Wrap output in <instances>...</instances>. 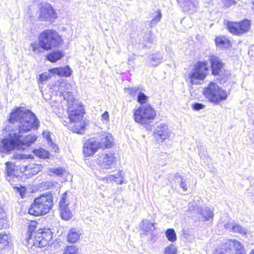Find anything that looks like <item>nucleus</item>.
<instances>
[{
    "instance_id": "obj_27",
    "label": "nucleus",
    "mask_w": 254,
    "mask_h": 254,
    "mask_svg": "<svg viewBox=\"0 0 254 254\" xmlns=\"http://www.w3.org/2000/svg\"><path fill=\"white\" fill-rule=\"evenodd\" d=\"M163 55L157 52L151 54L149 57V62L152 66H157L160 64L163 60Z\"/></svg>"
},
{
    "instance_id": "obj_46",
    "label": "nucleus",
    "mask_w": 254,
    "mask_h": 254,
    "mask_svg": "<svg viewBox=\"0 0 254 254\" xmlns=\"http://www.w3.org/2000/svg\"><path fill=\"white\" fill-rule=\"evenodd\" d=\"M205 106L202 103H195L192 104V109L195 111H199L205 108Z\"/></svg>"
},
{
    "instance_id": "obj_31",
    "label": "nucleus",
    "mask_w": 254,
    "mask_h": 254,
    "mask_svg": "<svg viewBox=\"0 0 254 254\" xmlns=\"http://www.w3.org/2000/svg\"><path fill=\"white\" fill-rule=\"evenodd\" d=\"M63 56L64 54L62 51H56L49 54L47 56V59L52 63H54L60 60Z\"/></svg>"
},
{
    "instance_id": "obj_44",
    "label": "nucleus",
    "mask_w": 254,
    "mask_h": 254,
    "mask_svg": "<svg viewBox=\"0 0 254 254\" xmlns=\"http://www.w3.org/2000/svg\"><path fill=\"white\" fill-rule=\"evenodd\" d=\"M29 156L30 155H26L25 154L14 153L12 156V158L15 159L23 160L28 158Z\"/></svg>"
},
{
    "instance_id": "obj_45",
    "label": "nucleus",
    "mask_w": 254,
    "mask_h": 254,
    "mask_svg": "<svg viewBox=\"0 0 254 254\" xmlns=\"http://www.w3.org/2000/svg\"><path fill=\"white\" fill-rule=\"evenodd\" d=\"M125 90L127 93L130 94L131 96H134L138 91L139 89L138 87H134L132 88H125Z\"/></svg>"
},
{
    "instance_id": "obj_14",
    "label": "nucleus",
    "mask_w": 254,
    "mask_h": 254,
    "mask_svg": "<svg viewBox=\"0 0 254 254\" xmlns=\"http://www.w3.org/2000/svg\"><path fill=\"white\" fill-rule=\"evenodd\" d=\"M116 156L115 153H108L102 154L98 158V164L104 169H109L115 164Z\"/></svg>"
},
{
    "instance_id": "obj_51",
    "label": "nucleus",
    "mask_w": 254,
    "mask_h": 254,
    "mask_svg": "<svg viewBox=\"0 0 254 254\" xmlns=\"http://www.w3.org/2000/svg\"><path fill=\"white\" fill-rule=\"evenodd\" d=\"M57 185H58V183L56 182L47 181L45 183V186L47 187L48 188H52Z\"/></svg>"
},
{
    "instance_id": "obj_36",
    "label": "nucleus",
    "mask_w": 254,
    "mask_h": 254,
    "mask_svg": "<svg viewBox=\"0 0 254 254\" xmlns=\"http://www.w3.org/2000/svg\"><path fill=\"white\" fill-rule=\"evenodd\" d=\"M165 235L168 240L170 242H175L177 239L176 234L173 229H168L165 232Z\"/></svg>"
},
{
    "instance_id": "obj_38",
    "label": "nucleus",
    "mask_w": 254,
    "mask_h": 254,
    "mask_svg": "<svg viewBox=\"0 0 254 254\" xmlns=\"http://www.w3.org/2000/svg\"><path fill=\"white\" fill-rule=\"evenodd\" d=\"M156 15L154 18L152 19L149 24L150 27H154L161 20L162 17V14L160 11H156Z\"/></svg>"
},
{
    "instance_id": "obj_55",
    "label": "nucleus",
    "mask_w": 254,
    "mask_h": 254,
    "mask_svg": "<svg viewBox=\"0 0 254 254\" xmlns=\"http://www.w3.org/2000/svg\"><path fill=\"white\" fill-rule=\"evenodd\" d=\"M135 55H132L131 56L129 57L128 61L134 60L135 59Z\"/></svg>"
},
{
    "instance_id": "obj_2",
    "label": "nucleus",
    "mask_w": 254,
    "mask_h": 254,
    "mask_svg": "<svg viewBox=\"0 0 254 254\" xmlns=\"http://www.w3.org/2000/svg\"><path fill=\"white\" fill-rule=\"evenodd\" d=\"M37 137L34 134L26 135L19 134L12 131L3 138H0V152L8 154L14 149H24L36 140Z\"/></svg>"
},
{
    "instance_id": "obj_33",
    "label": "nucleus",
    "mask_w": 254,
    "mask_h": 254,
    "mask_svg": "<svg viewBox=\"0 0 254 254\" xmlns=\"http://www.w3.org/2000/svg\"><path fill=\"white\" fill-rule=\"evenodd\" d=\"M48 170L50 173H53L59 177H62L67 174L65 169L62 167L50 168Z\"/></svg>"
},
{
    "instance_id": "obj_23",
    "label": "nucleus",
    "mask_w": 254,
    "mask_h": 254,
    "mask_svg": "<svg viewBox=\"0 0 254 254\" xmlns=\"http://www.w3.org/2000/svg\"><path fill=\"white\" fill-rule=\"evenodd\" d=\"M6 180L11 184L15 181V180L17 179V177L15 175L14 165L11 162H6Z\"/></svg>"
},
{
    "instance_id": "obj_29",
    "label": "nucleus",
    "mask_w": 254,
    "mask_h": 254,
    "mask_svg": "<svg viewBox=\"0 0 254 254\" xmlns=\"http://www.w3.org/2000/svg\"><path fill=\"white\" fill-rule=\"evenodd\" d=\"M11 239L9 233L2 232L0 234V249H3L8 245Z\"/></svg>"
},
{
    "instance_id": "obj_32",
    "label": "nucleus",
    "mask_w": 254,
    "mask_h": 254,
    "mask_svg": "<svg viewBox=\"0 0 254 254\" xmlns=\"http://www.w3.org/2000/svg\"><path fill=\"white\" fill-rule=\"evenodd\" d=\"M215 43L217 46L222 48H228L230 45L229 40L224 36H219L216 38Z\"/></svg>"
},
{
    "instance_id": "obj_53",
    "label": "nucleus",
    "mask_w": 254,
    "mask_h": 254,
    "mask_svg": "<svg viewBox=\"0 0 254 254\" xmlns=\"http://www.w3.org/2000/svg\"><path fill=\"white\" fill-rule=\"evenodd\" d=\"M102 120L106 121V122L109 121V115L107 111H105L102 115Z\"/></svg>"
},
{
    "instance_id": "obj_19",
    "label": "nucleus",
    "mask_w": 254,
    "mask_h": 254,
    "mask_svg": "<svg viewBox=\"0 0 254 254\" xmlns=\"http://www.w3.org/2000/svg\"><path fill=\"white\" fill-rule=\"evenodd\" d=\"M185 11L193 13L197 8L198 1L197 0H177Z\"/></svg>"
},
{
    "instance_id": "obj_49",
    "label": "nucleus",
    "mask_w": 254,
    "mask_h": 254,
    "mask_svg": "<svg viewBox=\"0 0 254 254\" xmlns=\"http://www.w3.org/2000/svg\"><path fill=\"white\" fill-rule=\"evenodd\" d=\"M39 80L42 82L43 81H46L48 78L49 77V74L48 73H44L43 74H41L40 75Z\"/></svg>"
},
{
    "instance_id": "obj_35",
    "label": "nucleus",
    "mask_w": 254,
    "mask_h": 254,
    "mask_svg": "<svg viewBox=\"0 0 254 254\" xmlns=\"http://www.w3.org/2000/svg\"><path fill=\"white\" fill-rule=\"evenodd\" d=\"M30 46L32 48V51L36 54L42 53L44 50L43 47L42 46L41 44L39 41L38 42H34L32 43Z\"/></svg>"
},
{
    "instance_id": "obj_37",
    "label": "nucleus",
    "mask_w": 254,
    "mask_h": 254,
    "mask_svg": "<svg viewBox=\"0 0 254 254\" xmlns=\"http://www.w3.org/2000/svg\"><path fill=\"white\" fill-rule=\"evenodd\" d=\"M5 213L3 208L0 205V229L4 227L6 225Z\"/></svg>"
},
{
    "instance_id": "obj_9",
    "label": "nucleus",
    "mask_w": 254,
    "mask_h": 254,
    "mask_svg": "<svg viewBox=\"0 0 254 254\" xmlns=\"http://www.w3.org/2000/svg\"><path fill=\"white\" fill-rule=\"evenodd\" d=\"M207 71V63L206 61L197 62L188 75L191 84L192 85L199 84V80L205 78Z\"/></svg>"
},
{
    "instance_id": "obj_16",
    "label": "nucleus",
    "mask_w": 254,
    "mask_h": 254,
    "mask_svg": "<svg viewBox=\"0 0 254 254\" xmlns=\"http://www.w3.org/2000/svg\"><path fill=\"white\" fill-rule=\"evenodd\" d=\"M97 139V142L101 148H110L113 143L112 135L105 132L100 133Z\"/></svg>"
},
{
    "instance_id": "obj_17",
    "label": "nucleus",
    "mask_w": 254,
    "mask_h": 254,
    "mask_svg": "<svg viewBox=\"0 0 254 254\" xmlns=\"http://www.w3.org/2000/svg\"><path fill=\"white\" fill-rule=\"evenodd\" d=\"M208 61L211 63L212 74L215 75H219L222 72L223 64L218 57L212 55L209 57Z\"/></svg>"
},
{
    "instance_id": "obj_30",
    "label": "nucleus",
    "mask_w": 254,
    "mask_h": 254,
    "mask_svg": "<svg viewBox=\"0 0 254 254\" xmlns=\"http://www.w3.org/2000/svg\"><path fill=\"white\" fill-rule=\"evenodd\" d=\"M155 224L156 223L151 222L147 219H143L141 222L140 226L143 231L146 232H150L156 229L154 226Z\"/></svg>"
},
{
    "instance_id": "obj_8",
    "label": "nucleus",
    "mask_w": 254,
    "mask_h": 254,
    "mask_svg": "<svg viewBox=\"0 0 254 254\" xmlns=\"http://www.w3.org/2000/svg\"><path fill=\"white\" fill-rule=\"evenodd\" d=\"M156 116V112L149 104L141 105L133 110L135 122L145 125L150 123Z\"/></svg>"
},
{
    "instance_id": "obj_54",
    "label": "nucleus",
    "mask_w": 254,
    "mask_h": 254,
    "mask_svg": "<svg viewBox=\"0 0 254 254\" xmlns=\"http://www.w3.org/2000/svg\"><path fill=\"white\" fill-rule=\"evenodd\" d=\"M222 249H223L216 250L214 254H225V252L223 251Z\"/></svg>"
},
{
    "instance_id": "obj_41",
    "label": "nucleus",
    "mask_w": 254,
    "mask_h": 254,
    "mask_svg": "<svg viewBox=\"0 0 254 254\" xmlns=\"http://www.w3.org/2000/svg\"><path fill=\"white\" fill-rule=\"evenodd\" d=\"M64 254H78V249L74 246L67 247Z\"/></svg>"
},
{
    "instance_id": "obj_7",
    "label": "nucleus",
    "mask_w": 254,
    "mask_h": 254,
    "mask_svg": "<svg viewBox=\"0 0 254 254\" xmlns=\"http://www.w3.org/2000/svg\"><path fill=\"white\" fill-rule=\"evenodd\" d=\"M203 93L209 102L216 105L226 100L228 96L226 91L220 88L214 82H211L207 87H205L203 89Z\"/></svg>"
},
{
    "instance_id": "obj_5",
    "label": "nucleus",
    "mask_w": 254,
    "mask_h": 254,
    "mask_svg": "<svg viewBox=\"0 0 254 254\" xmlns=\"http://www.w3.org/2000/svg\"><path fill=\"white\" fill-rule=\"evenodd\" d=\"M35 229L34 226H30L28 232V238H27L29 243L38 247H43L47 245L52 238L53 234L50 229L40 230L35 233L34 238H32L33 231Z\"/></svg>"
},
{
    "instance_id": "obj_13",
    "label": "nucleus",
    "mask_w": 254,
    "mask_h": 254,
    "mask_svg": "<svg viewBox=\"0 0 254 254\" xmlns=\"http://www.w3.org/2000/svg\"><path fill=\"white\" fill-rule=\"evenodd\" d=\"M171 131L168 126L165 124H160L155 128L154 137L159 143L163 142L171 136Z\"/></svg>"
},
{
    "instance_id": "obj_50",
    "label": "nucleus",
    "mask_w": 254,
    "mask_h": 254,
    "mask_svg": "<svg viewBox=\"0 0 254 254\" xmlns=\"http://www.w3.org/2000/svg\"><path fill=\"white\" fill-rule=\"evenodd\" d=\"M43 135L44 137H45L47 140V141H48V143H52L51 138V136L50 134V132L49 131H43Z\"/></svg>"
},
{
    "instance_id": "obj_18",
    "label": "nucleus",
    "mask_w": 254,
    "mask_h": 254,
    "mask_svg": "<svg viewBox=\"0 0 254 254\" xmlns=\"http://www.w3.org/2000/svg\"><path fill=\"white\" fill-rule=\"evenodd\" d=\"M99 148L100 147L97 141L90 139L84 144L83 151L85 155L90 156L93 155Z\"/></svg>"
},
{
    "instance_id": "obj_52",
    "label": "nucleus",
    "mask_w": 254,
    "mask_h": 254,
    "mask_svg": "<svg viewBox=\"0 0 254 254\" xmlns=\"http://www.w3.org/2000/svg\"><path fill=\"white\" fill-rule=\"evenodd\" d=\"M181 179L180 187L183 189L184 191H186L187 190V184L184 181V179L182 176H180Z\"/></svg>"
},
{
    "instance_id": "obj_47",
    "label": "nucleus",
    "mask_w": 254,
    "mask_h": 254,
    "mask_svg": "<svg viewBox=\"0 0 254 254\" xmlns=\"http://www.w3.org/2000/svg\"><path fill=\"white\" fill-rule=\"evenodd\" d=\"M14 188L18 190L20 195L21 196V197L22 198H23L24 197L25 192V190H26L25 187H21V186L20 187H14Z\"/></svg>"
},
{
    "instance_id": "obj_28",
    "label": "nucleus",
    "mask_w": 254,
    "mask_h": 254,
    "mask_svg": "<svg viewBox=\"0 0 254 254\" xmlns=\"http://www.w3.org/2000/svg\"><path fill=\"white\" fill-rule=\"evenodd\" d=\"M81 233L76 228H72L69 231L68 236L67 240L70 243H74L79 239Z\"/></svg>"
},
{
    "instance_id": "obj_11",
    "label": "nucleus",
    "mask_w": 254,
    "mask_h": 254,
    "mask_svg": "<svg viewBox=\"0 0 254 254\" xmlns=\"http://www.w3.org/2000/svg\"><path fill=\"white\" fill-rule=\"evenodd\" d=\"M69 201L67 192H64L59 201V210L62 218L65 220L70 219L73 216L72 212L69 208Z\"/></svg>"
},
{
    "instance_id": "obj_24",
    "label": "nucleus",
    "mask_w": 254,
    "mask_h": 254,
    "mask_svg": "<svg viewBox=\"0 0 254 254\" xmlns=\"http://www.w3.org/2000/svg\"><path fill=\"white\" fill-rule=\"evenodd\" d=\"M50 72L53 74H56L59 76H69L72 70L68 66L61 67L58 68H52L50 70Z\"/></svg>"
},
{
    "instance_id": "obj_42",
    "label": "nucleus",
    "mask_w": 254,
    "mask_h": 254,
    "mask_svg": "<svg viewBox=\"0 0 254 254\" xmlns=\"http://www.w3.org/2000/svg\"><path fill=\"white\" fill-rule=\"evenodd\" d=\"M148 100V97L146 96L143 93L140 92L138 93L137 96V102L142 105H144L143 104L146 103L147 100Z\"/></svg>"
},
{
    "instance_id": "obj_12",
    "label": "nucleus",
    "mask_w": 254,
    "mask_h": 254,
    "mask_svg": "<svg viewBox=\"0 0 254 254\" xmlns=\"http://www.w3.org/2000/svg\"><path fill=\"white\" fill-rule=\"evenodd\" d=\"M57 17V13L51 5L48 3L41 5L39 16L40 21L52 22Z\"/></svg>"
},
{
    "instance_id": "obj_3",
    "label": "nucleus",
    "mask_w": 254,
    "mask_h": 254,
    "mask_svg": "<svg viewBox=\"0 0 254 254\" xmlns=\"http://www.w3.org/2000/svg\"><path fill=\"white\" fill-rule=\"evenodd\" d=\"M38 40L45 51L59 48L63 42L58 32L50 29L41 32L39 35Z\"/></svg>"
},
{
    "instance_id": "obj_20",
    "label": "nucleus",
    "mask_w": 254,
    "mask_h": 254,
    "mask_svg": "<svg viewBox=\"0 0 254 254\" xmlns=\"http://www.w3.org/2000/svg\"><path fill=\"white\" fill-rule=\"evenodd\" d=\"M224 227L230 231L244 235H246L248 232L246 228L243 227L241 225L234 221L227 223L224 225Z\"/></svg>"
},
{
    "instance_id": "obj_56",
    "label": "nucleus",
    "mask_w": 254,
    "mask_h": 254,
    "mask_svg": "<svg viewBox=\"0 0 254 254\" xmlns=\"http://www.w3.org/2000/svg\"><path fill=\"white\" fill-rule=\"evenodd\" d=\"M250 254H254V249L252 250Z\"/></svg>"
},
{
    "instance_id": "obj_26",
    "label": "nucleus",
    "mask_w": 254,
    "mask_h": 254,
    "mask_svg": "<svg viewBox=\"0 0 254 254\" xmlns=\"http://www.w3.org/2000/svg\"><path fill=\"white\" fill-rule=\"evenodd\" d=\"M60 96L63 97L64 100H66L68 103V109H70L73 106H77V103L75 102L72 93L70 90L64 92L59 95Z\"/></svg>"
},
{
    "instance_id": "obj_43",
    "label": "nucleus",
    "mask_w": 254,
    "mask_h": 254,
    "mask_svg": "<svg viewBox=\"0 0 254 254\" xmlns=\"http://www.w3.org/2000/svg\"><path fill=\"white\" fill-rule=\"evenodd\" d=\"M33 167L29 166L28 168H30L31 169V173L33 175H36L41 170L42 166L38 164H33Z\"/></svg>"
},
{
    "instance_id": "obj_4",
    "label": "nucleus",
    "mask_w": 254,
    "mask_h": 254,
    "mask_svg": "<svg viewBox=\"0 0 254 254\" xmlns=\"http://www.w3.org/2000/svg\"><path fill=\"white\" fill-rule=\"evenodd\" d=\"M53 204V197L51 194H43L35 198L34 202L29 208L30 215L40 216L47 214Z\"/></svg>"
},
{
    "instance_id": "obj_25",
    "label": "nucleus",
    "mask_w": 254,
    "mask_h": 254,
    "mask_svg": "<svg viewBox=\"0 0 254 254\" xmlns=\"http://www.w3.org/2000/svg\"><path fill=\"white\" fill-rule=\"evenodd\" d=\"M242 245L243 244L237 240L229 239L226 240L222 246L223 247V249L225 250H231L233 248L236 251L239 248H242Z\"/></svg>"
},
{
    "instance_id": "obj_1",
    "label": "nucleus",
    "mask_w": 254,
    "mask_h": 254,
    "mask_svg": "<svg viewBox=\"0 0 254 254\" xmlns=\"http://www.w3.org/2000/svg\"><path fill=\"white\" fill-rule=\"evenodd\" d=\"M10 123H18V129L13 132L22 135L32 129H37L39 127V121L36 115L29 110L23 107L17 108L10 115Z\"/></svg>"
},
{
    "instance_id": "obj_57",
    "label": "nucleus",
    "mask_w": 254,
    "mask_h": 254,
    "mask_svg": "<svg viewBox=\"0 0 254 254\" xmlns=\"http://www.w3.org/2000/svg\"><path fill=\"white\" fill-rule=\"evenodd\" d=\"M253 8L254 9V2H253Z\"/></svg>"
},
{
    "instance_id": "obj_22",
    "label": "nucleus",
    "mask_w": 254,
    "mask_h": 254,
    "mask_svg": "<svg viewBox=\"0 0 254 254\" xmlns=\"http://www.w3.org/2000/svg\"><path fill=\"white\" fill-rule=\"evenodd\" d=\"M104 181L107 182H114L117 184H123L125 183V179L124 177L123 172L122 171H119L116 174L111 175H109L103 179Z\"/></svg>"
},
{
    "instance_id": "obj_15",
    "label": "nucleus",
    "mask_w": 254,
    "mask_h": 254,
    "mask_svg": "<svg viewBox=\"0 0 254 254\" xmlns=\"http://www.w3.org/2000/svg\"><path fill=\"white\" fill-rule=\"evenodd\" d=\"M189 211H193V213L199 212L201 215L200 219L203 221H209L213 217V212L210 208L205 207L200 209L197 206H194L193 203H189Z\"/></svg>"
},
{
    "instance_id": "obj_39",
    "label": "nucleus",
    "mask_w": 254,
    "mask_h": 254,
    "mask_svg": "<svg viewBox=\"0 0 254 254\" xmlns=\"http://www.w3.org/2000/svg\"><path fill=\"white\" fill-rule=\"evenodd\" d=\"M164 254H177L176 247L173 244L170 245L165 248Z\"/></svg>"
},
{
    "instance_id": "obj_6",
    "label": "nucleus",
    "mask_w": 254,
    "mask_h": 254,
    "mask_svg": "<svg viewBox=\"0 0 254 254\" xmlns=\"http://www.w3.org/2000/svg\"><path fill=\"white\" fill-rule=\"evenodd\" d=\"M77 107L73 106L70 109H68L69 127L72 131L80 133L86 126L83 120L84 112L81 106L79 109H76Z\"/></svg>"
},
{
    "instance_id": "obj_21",
    "label": "nucleus",
    "mask_w": 254,
    "mask_h": 254,
    "mask_svg": "<svg viewBox=\"0 0 254 254\" xmlns=\"http://www.w3.org/2000/svg\"><path fill=\"white\" fill-rule=\"evenodd\" d=\"M71 88V84L64 80L57 81L54 86V89L57 92V95H59L64 92L70 90Z\"/></svg>"
},
{
    "instance_id": "obj_40",
    "label": "nucleus",
    "mask_w": 254,
    "mask_h": 254,
    "mask_svg": "<svg viewBox=\"0 0 254 254\" xmlns=\"http://www.w3.org/2000/svg\"><path fill=\"white\" fill-rule=\"evenodd\" d=\"M154 37L151 32L146 33L143 37L144 42L149 44L153 43Z\"/></svg>"
},
{
    "instance_id": "obj_48",
    "label": "nucleus",
    "mask_w": 254,
    "mask_h": 254,
    "mask_svg": "<svg viewBox=\"0 0 254 254\" xmlns=\"http://www.w3.org/2000/svg\"><path fill=\"white\" fill-rule=\"evenodd\" d=\"M223 3L227 7H229L236 3L235 0H222Z\"/></svg>"
},
{
    "instance_id": "obj_34",
    "label": "nucleus",
    "mask_w": 254,
    "mask_h": 254,
    "mask_svg": "<svg viewBox=\"0 0 254 254\" xmlns=\"http://www.w3.org/2000/svg\"><path fill=\"white\" fill-rule=\"evenodd\" d=\"M33 153L37 156L43 159L49 158L50 156L49 152L43 148L34 150Z\"/></svg>"
},
{
    "instance_id": "obj_10",
    "label": "nucleus",
    "mask_w": 254,
    "mask_h": 254,
    "mask_svg": "<svg viewBox=\"0 0 254 254\" xmlns=\"http://www.w3.org/2000/svg\"><path fill=\"white\" fill-rule=\"evenodd\" d=\"M224 23L231 33L237 36L247 33L250 30L251 26V21L248 19L239 22L225 21Z\"/></svg>"
}]
</instances>
